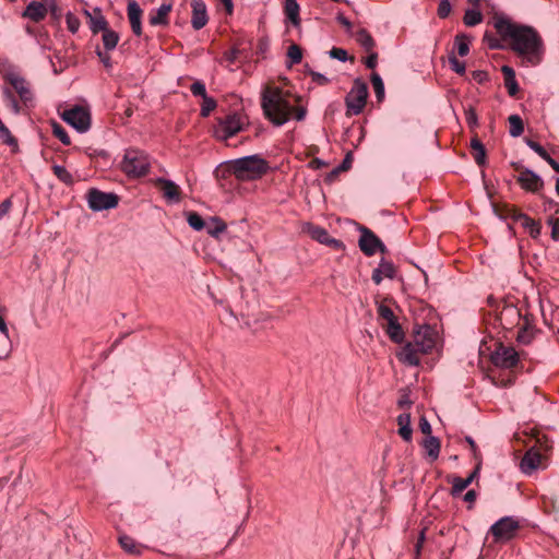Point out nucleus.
Instances as JSON below:
<instances>
[{
    "label": "nucleus",
    "mask_w": 559,
    "mask_h": 559,
    "mask_svg": "<svg viewBox=\"0 0 559 559\" xmlns=\"http://www.w3.org/2000/svg\"><path fill=\"white\" fill-rule=\"evenodd\" d=\"M11 207H12V202L10 199H5L4 201H2L0 203V219L9 213Z\"/></svg>",
    "instance_id": "64"
},
{
    "label": "nucleus",
    "mask_w": 559,
    "mask_h": 559,
    "mask_svg": "<svg viewBox=\"0 0 559 559\" xmlns=\"http://www.w3.org/2000/svg\"><path fill=\"white\" fill-rule=\"evenodd\" d=\"M359 231L358 246L367 257H372L377 251L382 253L386 251L384 243L372 230L365 226H359Z\"/></svg>",
    "instance_id": "11"
},
{
    "label": "nucleus",
    "mask_w": 559,
    "mask_h": 559,
    "mask_svg": "<svg viewBox=\"0 0 559 559\" xmlns=\"http://www.w3.org/2000/svg\"><path fill=\"white\" fill-rule=\"evenodd\" d=\"M356 40L367 50L370 51L374 47V40L365 28L359 29L356 33Z\"/></svg>",
    "instance_id": "40"
},
{
    "label": "nucleus",
    "mask_w": 559,
    "mask_h": 559,
    "mask_svg": "<svg viewBox=\"0 0 559 559\" xmlns=\"http://www.w3.org/2000/svg\"><path fill=\"white\" fill-rule=\"evenodd\" d=\"M508 121L510 124L509 133L511 136L518 138L524 132V123L519 115H511L508 118Z\"/></svg>",
    "instance_id": "38"
},
{
    "label": "nucleus",
    "mask_w": 559,
    "mask_h": 559,
    "mask_svg": "<svg viewBox=\"0 0 559 559\" xmlns=\"http://www.w3.org/2000/svg\"><path fill=\"white\" fill-rule=\"evenodd\" d=\"M306 231L310 235L312 239L317 240L320 243L328 245L334 249H342L344 247L341 240L332 238L329 231L321 226L307 224Z\"/></svg>",
    "instance_id": "15"
},
{
    "label": "nucleus",
    "mask_w": 559,
    "mask_h": 559,
    "mask_svg": "<svg viewBox=\"0 0 559 559\" xmlns=\"http://www.w3.org/2000/svg\"><path fill=\"white\" fill-rule=\"evenodd\" d=\"M420 350L414 342L405 344L399 354V359L408 366H418L420 364Z\"/></svg>",
    "instance_id": "21"
},
{
    "label": "nucleus",
    "mask_w": 559,
    "mask_h": 559,
    "mask_svg": "<svg viewBox=\"0 0 559 559\" xmlns=\"http://www.w3.org/2000/svg\"><path fill=\"white\" fill-rule=\"evenodd\" d=\"M518 182L522 189L530 192H537L544 186L543 179L536 173L527 168L521 170L518 176Z\"/></svg>",
    "instance_id": "16"
},
{
    "label": "nucleus",
    "mask_w": 559,
    "mask_h": 559,
    "mask_svg": "<svg viewBox=\"0 0 559 559\" xmlns=\"http://www.w3.org/2000/svg\"><path fill=\"white\" fill-rule=\"evenodd\" d=\"M395 276V266L392 262L386 261L385 259H381L378 267L372 271L371 278L376 285L381 284L383 277H388L390 280Z\"/></svg>",
    "instance_id": "19"
},
{
    "label": "nucleus",
    "mask_w": 559,
    "mask_h": 559,
    "mask_svg": "<svg viewBox=\"0 0 559 559\" xmlns=\"http://www.w3.org/2000/svg\"><path fill=\"white\" fill-rule=\"evenodd\" d=\"M0 140L9 146H17V140L12 135L9 128L0 119Z\"/></svg>",
    "instance_id": "42"
},
{
    "label": "nucleus",
    "mask_w": 559,
    "mask_h": 559,
    "mask_svg": "<svg viewBox=\"0 0 559 559\" xmlns=\"http://www.w3.org/2000/svg\"><path fill=\"white\" fill-rule=\"evenodd\" d=\"M451 12L450 0H440L438 5V15L441 19H445L449 16Z\"/></svg>",
    "instance_id": "57"
},
{
    "label": "nucleus",
    "mask_w": 559,
    "mask_h": 559,
    "mask_svg": "<svg viewBox=\"0 0 559 559\" xmlns=\"http://www.w3.org/2000/svg\"><path fill=\"white\" fill-rule=\"evenodd\" d=\"M371 83H372V86H373V90H374V93H376V97L379 102H381L384 97V84H383V81L381 79V76L377 73V72H373L371 74Z\"/></svg>",
    "instance_id": "43"
},
{
    "label": "nucleus",
    "mask_w": 559,
    "mask_h": 559,
    "mask_svg": "<svg viewBox=\"0 0 559 559\" xmlns=\"http://www.w3.org/2000/svg\"><path fill=\"white\" fill-rule=\"evenodd\" d=\"M62 119L81 133L86 132L91 127L90 111L81 106L64 110Z\"/></svg>",
    "instance_id": "12"
},
{
    "label": "nucleus",
    "mask_w": 559,
    "mask_h": 559,
    "mask_svg": "<svg viewBox=\"0 0 559 559\" xmlns=\"http://www.w3.org/2000/svg\"><path fill=\"white\" fill-rule=\"evenodd\" d=\"M121 548L130 555H141L144 547L136 543L132 537L123 535L119 537Z\"/></svg>",
    "instance_id": "30"
},
{
    "label": "nucleus",
    "mask_w": 559,
    "mask_h": 559,
    "mask_svg": "<svg viewBox=\"0 0 559 559\" xmlns=\"http://www.w3.org/2000/svg\"><path fill=\"white\" fill-rule=\"evenodd\" d=\"M66 22H67L68 29L72 34H75L79 31L80 25H81L80 20L74 14H72L71 12L67 13Z\"/></svg>",
    "instance_id": "53"
},
{
    "label": "nucleus",
    "mask_w": 559,
    "mask_h": 559,
    "mask_svg": "<svg viewBox=\"0 0 559 559\" xmlns=\"http://www.w3.org/2000/svg\"><path fill=\"white\" fill-rule=\"evenodd\" d=\"M467 484L466 481L464 480V478H461L459 476H455L453 477L452 479V489H451V495L452 496H459L463 490H465L467 488Z\"/></svg>",
    "instance_id": "51"
},
{
    "label": "nucleus",
    "mask_w": 559,
    "mask_h": 559,
    "mask_svg": "<svg viewBox=\"0 0 559 559\" xmlns=\"http://www.w3.org/2000/svg\"><path fill=\"white\" fill-rule=\"evenodd\" d=\"M155 186L159 187L163 197L168 201L173 203H179L181 200L180 195V188L177 183L174 181L159 177L156 178L154 181Z\"/></svg>",
    "instance_id": "17"
},
{
    "label": "nucleus",
    "mask_w": 559,
    "mask_h": 559,
    "mask_svg": "<svg viewBox=\"0 0 559 559\" xmlns=\"http://www.w3.org/2000/svg\"><path fill=\"white\" fill-rule=\"evenodd\" d=\"M519 530V520L513 516H503L490 526L489 533L496 543H507L516 536Z\"/></svg>",
    "instance_id": "8"
},
{
    "label": "nucleus",
    "mask_w": 559,
    "mask_h": 559,
    "mask_svg": "<svg viewBox=\"0 0 559 559\" xmlns=\"http://www.w3.org/2000/svg\"><path fill=\"white\" fill-rule=\"evenodd\" d=\"M4 94L5 96L8 97V99L10 100V106L12 108V110L15 112V114H19L21 111V107H20V104L19 102L15 99V97L13 96L12 92L10 90H5L4 91Z\"/></svg>",
    "instance_id": "61"
},
{
    "label": "nucleus",
    "mask_w": 559,
    "mask_h": 559,
    "mask_svg": "<svg viewBox=\"0 0 559 559\" xmlns=\"http://www.w3.org/2000/svg\"><path fill=\"white\" fill-rule=\"evenodd\" d=\"M423 447L430 459V461H436L439 457L440 453V441L437 437L429 436L423 442Z\"/></svg>",
    "instance_id": "29"
},
{
    "label": "nucleus",
    "mask_w": 559,
    "mask_h": 559,
    "mask_svg": "<svg viewBox=\"0 0 559 559\" xmlns=\"http://www.w3.org/2000/svg\"><path fill=\"white\" fill-rule=\"evenodd\" d=\"M230 169L240 180H254L261 178L269 170L267 162L259 155H249L235 159Z\"/></svg>",
    "instance_id": "3"
},
{
    "label": "nucleus",
    "mask_w": 559,
    "mask_h": 559,
    "mask_svg": "<svg viewBox=\"0 0 559 559\" xmlns=\"http://www.w3.org/2000/svg\"><path fill=\"white\" fill-rule=\"evenodd\" d=\"M501 72L504 78V86L510 96H515L519 92V84L515 80V71L509 66H502Z\"/></svg>",
    "instance_id": "26"
},
{
    "label": "nucleus",
    "mask_w": 559,
    "mask_h": 559,
    "mask_svg": "<svg viewBox=\"0 0 559 559\" xmlns=\"http://www.w3.org/2000/svg\"><path fill=\"white\" fill-rule=\"evenodd\" d=\"M191 25L195 31L203 28L209 22L206 4L203 0H191Z\"/></svg>",
    "instance_id": "18"
},
{
    "label": "nucleus",
    "mask_w": 559,
    "mask_h": 559,
    "mask_svg": "<svg viewBox=\"0 0 559 559\" xmlns=\"http://www.w3.org/2000/svg\"><path fill=\"white\" fill-rule=\"evenodd\" d=\"M201 116L207 117L216 108V100L209 95L202 98Z\"/></svg>",
    "instance_id": "50"
},
{
    "label": "nucleus",
    "mask_w": 559,
    "mask_h": 559,
    "mask_svg": "<svg viewBox=\"0 0 559 559\" xmlns=\"http://www.w3.org/2000/svg\"><path fill=\"white\" fill-rule=\"evenodd\" d=\"M118 203L119 197L114 192H103L95 188L87 192L88 207L95 212L115 209Z\"/></svg>",
    "instance_id": "9"
},
{
    "label": "nucleus",
    "mask_w": 559,
    "mask_h": 559,
    "mask_svg": "<svg viewBox=\"0 0 559 559\" xmlns=\"http://www.w3.org/2000/svg\"><path fill=\"white\" fill-rule=\"evenodd\" d=\"M142 9L135 0H129L128 2V17L134 35L140 36L142 34L141 26Z\"/></svg>",
    "instance_id": "22"
},
{
    "label": "nucleus",
    "mask_w": 559,
    "mask_h": 559,
    "mask_svg": "<svg viewBox=\"0 0 559 559\" xmlns=\"http://www.w3.org/2000/svg\"><path fill=\"white\" fill-rule=\"evenodd\" d=\"M287 56L290 59L292 64L299 63L302 59L301 48L296 44L290 45L287 50Z\"/></svg>",
    "instance_id": "49"
},
{
    "label": "nucleus",
    "mask_w": 559,
    "mask_h": 559,
    "mask_svg": "<svg viewBox=\"0 0 559 559\" xmlns=\"http://www.w3.org/2000/svg\"><path fill=\"white\" fill-rule=\"evenodd\" d=\"M383 328L392 342L400 344L404 341V332L397 319L388 322Z\"/></svg>",
    "instance_id": "28"
},
{
    "label": "nucleus",
    "mask_w": 559,
    "mask_h": 559,
    "mask_svg": "<svg viewBox=\"0 0 559 559\" xmlns=\"http://www.w3.org/2000/svg\"><path fill=\"white\" fill-rule=\"evenodd\" d=\"M377 313H378L379 318L386 321V323L396 319L393 310L384 304H380L378 306Z\"/></svg>",
    "instance_id": "47"
},
{
    "label": "nucleus",
    "mask_w": 559,
    "mask_h": 559,
    "mask_svg": "<svg viewBox=\"0 0 559 559\" xmlns=\"http://www.w3.org/2000/svg\"><path fill=\"white\" fill-rule=\"evenodd\" d=\"M53 135L64 145H69L71 143L70 136L62 126L59 123H53L52 126Z\"/></svg>",
    "instance_id": "48"
},
{
    "label": "nucleus",
    "mask_w": 559,
    "mask_h": 559,
    "mask_svg": "<svg viewBox=\"0 0 559 559\" xmlns=\"http://www.w3.org/2000/svg\"><path fill=\"white\" fill-rule=\"evenodd\" d=\"M96 53L105 68H111V57L109 56L107 50L103 51L100 48H97Z\"/></svg>",
    "instance_id": "59"
},
{
    "label": "nucleus",
    "mask_w": 559,
    "mask_h": 559,
    "mask_svg": "<svg viewBox=\"0 0 559 559\" xmlns=\"http://www.w3.org/2000/svg\"><path fill=\"white\" fill-rule=\"evenodd\" d=\"M187 222L191 228L198 231L202 230L205 227L203 218L197 212H189L187 216Z\"/></svg>",
    "instance_id": "44"
},
{
    "label": "nucleus",
    "mask_w": 559,
    "mask_h": 559,
    "mask_svg": "<svg viewBox=\"0 0 559 559\" xmlns=\"http://www.w3.org/2000/svg\"><path fill=\"white\" fill-rule=\"evenodd\" d=\"M190 91L194 96L205 97L207 96L206 88L203 82L195 81L191 86Z\"/></svg>",
    "instance_id": "55"
},
{
    "label": "nucleus",
    "mask_w": 559,
    "mask_h": 559,
    "mask_svg": "<svg viewBox=\"0 0 559 559\" xmlns=\"http://www.w3.org/2000/svg\"><path fill=\"white\" fill-rule=\"evenodd\" d=\"M245 124V117L238 112H234L217 119L213 134L219 141H227L229 138L240 132Z\"/></svg>",
    "instance_id": "7"
},
{
    "label": "nucleus",
    "mask_w": 559,
    "mask_h": 559,
    "mask_svg": "<svg viewBox=\"0 0 559 559\" xmlns=\"http://www.w3.org/2000/svg\"><path fill=\"white\" fill-rule=\"evenodd\" d=\"M548 224L551 225V238L554 240H559V217H550L548 219Z\"/></svg>",
    "instance_id": "60"
},
{
    "label": "nucleus",
    "mask_w": 559,
    "mask_h": 559,
    "mask_svg": "<svg viewBox=\"0 0 559 559\" xmlns=\"http://www.w3.org/2000/svg\"><path fill=\"white\" fill-rule=\"evenodd\" d=\"M289 94L280 87L267 86L261 98V107L264 116L275 126L286 123L294 112V107L288 100Z\"/></svg>",
    "instance_id": "2"
},
{
    "label": "nucleus",
    "mask_w": 559,
    "mask_h": 559,
    "mask_svg": "<svg viewBox=\"0 0 559 559\" xmlns=\"http://www.w3.org/2000/svg\"><path fill=\"white\" fill-rule=\"evenodd\" d=\"M102 40L105 50L110 51L117 47L119 35L117 32L109 28L103 33Z\"/></svg>",
    "instance_id": "39"
},
{
    "label": "nucleus",
    "mask_w": 559,
    "mask_h": 559,
    "mask_svg": "<svg viewBox=\"0 0 559 559\" xmlns=\"http://www.w3.org/2000/svg\"><path fill=\"white\" fill-rule=\"evenodd\" d=\"M491 361L496 367L510 369L518 365V352L511 346L499 344L491 354Z\"/></svg>",
    "instance_id": "13"
},
{
    "label": "nucleus",
    "mask_w": 559,
    "mask_h": 559,
    "mask_svg": "<svg viewBox=\"0 0 559 559\" xmlns=\"http://www.w3.org/2000/svg\"><path fill=\"white\" fill-rule=\"evenodd\" d=\"M397 425L400 426L399 433L405 441H411L412 439V427H411V416L409 414H401L397 417Z\"/></svg>",
    "instance_id": "31"
},
{
    "label": "nucleus",
    "mask_w": 559,
    "mask_h": 559,
    "mask_svg": "<svg viewBox=\"0 0 559 559\" xmlns=\"http://www.w3.org/2000/svg\"><path fill=\"white\" fill-rule=\"evenodd\" d=\"M465 119L466 123L472 128L478 124L477 114L473 107H468L467 109H465Z\"/></svg>",
    "instance_id": "56"
},
{
    "label": "nucleus",
    "mask_w": 559,
    "mask_h": 559,
    "mask_svg": "<svg viewBox=\"0 0 559 559\" xmlns=\"http://www.w3.org/2000/svg\"><path fill=\"white\" fill-rule=\"evenodd\" d=\"M471 147L474 151V159L478 166L486 164V148L478 138L471 140Z\"/></svg>",
    "instance_id": "33"
},
{
    "label": "nucleus",
    "mask_w": 559,
    "mask_h": 559,
    "mask_svg": "<svg viewBox=\"0 0 559 559\" xmlns=\"http://www.w3.org/2000/svg\"><path fill=\"white\" fill-rule=\"evenodd\" d=\"M544 456L536 448L528 449L523 455L520 468L525 475H532L538 468H545Z\"/></svg>",
    "instance_id": "14"
},
{
    "label": "nucleus",
    "mask_w": 559,
    "mask_h": 559,
    "mask_svg": "<svg viewBox=\"0 0 559 559\" xmlns=\"http://www.w3.org/2000/svg\"><path fill=\"white\" fill-rule=\"evenodd\" d=\"M492 25L508 47L522 58L523 63L537 66L543 58V39L535 28L512 22L503 14H495Z\"/></svg>",
    "instance_id": "1"
},
{
    "label": "nucleus",
    "mask_w": 559,
    "mask_h": 559,
    "mask_svg": "<svg viewBox=\"0 0 559 559\" xmlns=\"http://www.w3.org/2000/svg\"><path fill=\"white\" fill-rule=\"evenodd\" d=\"M526 145L533 150L536 154H538L544 160H546L550 155L547 151L536 141L531 139H525Z\"/></svg>",
    "instance_id": "52"
},
{
    "label": "nucleus",
    "mask_w": 559,
    "mask_h": 559,
    "mask_svg": "<svg viewBox=\"0 0 559 559\" xmlns=\"http://www.w3.org/2000/svg\"><path fill=\"white\" fill-rule=\"evenodd\" d=\"M85 13L90 17V28L94 34L109 29L108 22L98 8L94 9L93 14L87 11Z\"/></svg>",
    "instance_id": "24"
},
{
    "label": "nucleus",
    "mask_w": 559,
    "mask_h": 559,
    "mask_svg": "<svg viewBox=\"0 0 559 559\" xmlns=\"http://www.w3.org/2000/svg\"><path fill=\"white\" fill-rule=\"evenodd\" d=\"M52 171L55 176L63 183L70 186L73 183V177L70 171L67 170L66 167L61 165H53Z\"/></svg>",
    "instance_id": "41"
},
{
    "label": "nucleus",
    "mask_w": 559,
    "mask_h": 559,
    "mask_svg": "<svg viewBox=\"0 0 559 559\" xmlns=\"http://www.w3.org/2000/svg\"><path fill=\"white\" fill-rule=\"evenodd\" d=\"M47 13H50L53 21L59 22L62 16V9L56 0H46Z\"/></svg>",
    "instance_id": "45"
},
{
    "label": "nucleus",
    "mask_w": 559,
    "mask_h": 559,
    "mask_svg": "<svg viewBox=\"0 0 559 559\" xmlns=\"http://www.w3.org/2000/svg\"><path fill=\"white\" fill-rule=\"evenodd\" d=\"M11 349V340L9 329L4 319L0 316V360L9 356Z\"/></svg>",
    "instance_id": "25"
},
{
    "label": "nucleus",
    "mask_w": 559,
    "mask_h": 559,
    "mask_svg": "<svg viewBox=\"0 0 559 559\" xmlns=\"http://www.w3.org/2000/svg\"><path fill=\"white\" fill-rule=\"evenodd\" d=\"M449 62L451 66V69L457 73L463 75L465 73V63L463 61H460L454 55H451L449 57Z\"/></svg>",
    "instance_id": "54"
},
{
    "label": "nucleus",
    "mask_w": 559,
    "mask_h": 559,
    "mask_svg": "<svg viewBox=\"0 0 559 559\" xmlns=\"http://www.w3.org/2000/svg\"><path fill=\"white\" fill-rule=\"evenodd\" d=\"M330 56L331 58L337 59L340 61H346L348 58V53L345 49L336 47L330 50Z\"/></svg>",
    "instance_id": "58"
},
{
    "label": "nucleus",
    "mask_w": 559,
    "mask_h": 559,
    "mask_svg": "<svg viewBox=\"0 0 559 559\" xmlns=\"http://www.w3.org/2000/svg\"><path fill=\"white\" fill-rule=\"evenodd\" d=\"M463 22L466 26H476L483 22V14L479 9H467L463 16Z\"/></svg>",
    "instance_id": "37"
},
{
    "label": "nucleus",
    "mask_w": 559,
    "mask_h": 559,
    "mask_svg": "<svg viewBox=\"0 0 559 559\" xmlns=\"http://www.w3.org/2000/svg\"><path fill=\"white\" fill-rule=\"evenodd\" d=\"M419 429L420 431L426 435L427 437L431 436V425L430 423L428 421V419L426 417H420L419 419Z\"/></svg>",
    "instance_id": "62"
},
{
    "label": "nucleus",
    "mask_w": 559,
    "mask_h": 559,
    "mask_svg": "<svg viewBox=\"0 0 559 559\" xmlns=\"http://www.w3.org/2000/svg\"><path fill=\"white\" fill-rule=\"evenodd\" d=\"M150 166L148 155L136 148L127 150L121 162L122 171L132 178L145 176L150 170Z\"/></svg>",
    "instance_id": "5"
},
{
    "label": "nucleus",
    "mask_w": 559,
    "mask_h": 559,
    "mask_svg": "<svg viewBox=\"0 0 559 559\" xmlns=\"http://www.w3.org/2000/svg\"><path fill=\"white\" fill-rule=\"evenodd\" d=\"M206 233L214 237L218 238L222 233H224L227 228V225L218 217H213L211 223L206 226Z\"/></svg>",
    "instance_id": "36"
},
{
    "label": "nucleus",
    "mask_w": 559,
    "mask_h": 559,
    "mask_svg": "<svg viewBox=\"0 0 559 559\" xmlns=\"http://www.w3.org/2000/svg\"><path fill=\"white\" fill-rule=\"evenodd\" d=\"M171 10V5L170 4H162L155 14H152L150 16V24L151 25H165L167 24V15L168 13L170 12Z\"/></svg>",
    "instance_id": "35"
},
{
    "label": "nucleus",
    "mask_w": 559,
    "mask_h": 559,
    "mask_svg": "<svg viewBox=\"0 0 559 559\" xmlns=\"http://www.w3.org/2000/svg\"><path fill=\"white\" fill-rule=\"evenodd\" d=\"M0 73L2 79L14 88L24 105L27 106L33 102V92L29 83L21 74L16 66L10 61H3L0 63Z\"/></svg>",
    "instance_id": "4"
},
{
    "label": "nucleus",
    "mask_w": 559,
    "mask_h": 559,
    "mask_svg": "<svg viewBox=\"0 0 559 559\" xmlns=\"http://www.w3.org/2000/svg\"><path fill=\"white\" fill-rule=\"evenodd\" d=\"M299 11L300 8L299 4L297 3V0H285V15L295 27L300 26Z\"/></svg>",
    "instance_id": "27"
},
{
    "label": "nucleus",
    "mask_w": 559,
    "mask_h": 559,
    "mask_svg": "<svg viewBox=\"0 0 559 559\" xmlns=\"http://www.w3.org/2000/svg\"><path fill=\"white\" fill-rule=\"evenodd\" d=\"M484 41L487 44V46L490 49H504L506 48V45L503 44L506 40L502 39L501 36H500V38H497L492 34H489L488 32L485 33V35H484Z\"/></svg>",
    "instance_id": "46"
},
{
    "label": "nucleus",
    "mask_w": 559,
    "mask_h": 559,
    "mask_svg": "<svg viewBox=\"0 0 559 559\" xmlns=\"http://www.w3.org/2000/svg\"><path fill=\"white\" fill-rule=\"evenodd\" d=\"M47 14L46 0L44 2L32 1L27 4L23 12V16L31 19L34 22H40Z\"/></svg>",
    "instance_id": "23"
},
{
    "label": "nucleus",
    "mask_w": 559,
    "mask_h": 559,
    "mask_svg": "<svg viewBox=\"0 0 559 559\" xmlns=\"http://www.w3.org/2000/svg\"><path fill=\"white\" fill-rule=\"evenodd\" d=\"M473 80L481 84L488 81V73L483 70H476L472 72Z\"/></svg>",
    "instance_id": "63"
},
{
    "label": "nucleus",
    "mask_w": 559,
    "mask_h": 559,
    "mask_svg": "<svg viewBox=\"0 0 559 559\" xmlns=\"http://www.w3.org/2000/svg\"><path fill=\"white\" fill-rule=\"evenodd\" d=\"M438 337V332L435 328L424 324L414 330L413 342L421 354H428L436 347Z\"/></svg>",
    "instance_id": "10"
},
{
    "label": "nucleus",
    "mask_w": 559,
    "mask_h": 559,
    "mask_svg": "<svg viewBox=\"0 0 559 559\" xmlns=\"http://www.w3.org/2000/svg\"><path fill=\"white\" fill-rule=\"evenodd\" d=\"M520 318L519 309L512 305L503 306L498 317L500 324L504 329H512L520 321Z\"/></svg>",
    "instance_id": "20"
},
{
    "label": "nucleus",
    "mask_w": 559,
    "mask_h": 559,
    "mask_svg": "<svg viewBox=\"0 0 559 559\" xmlns=\"http://www.w3.org/2000/svg\"><path fill=\"white\" fill-rule=\"evenodd\" d=\"M368 98V85L357 78L354 80L350 91L345 97L346 116H357L362 112Z\"/></svg>",
    "instance_id": "6"
},
{
    "label": "nucleus",
    "mask_w": 559,
    "mask_h": 559,
    "mask_svg": "<svg viewBox=\"0 0 559 559\" xmlns=\"http://www.w3.org/2000/svg\"><path fill=\"white\" fill-rule=\"evenodd\" d=\"M518 218L522 219V226L528 230L533 238H537L540 235L542 226L538 222L531 218L526 214H521L518 216Z\"/></svg>",
    "instance_id": "34"
},
{
    "label": "nucleus",
    "mask_w": 559,
    "mask_h": 559,
    "mask_svg": "<svg viewBox=\"0 0 559 559\" xmlns=\"http://www.w3.org/2000/svg\"><path fill=\"white\" fill-rule=\"evenodd\" d=\"M472 37L467 34H457L454 38V47L457 51V55L461 57H465L469 52V44Z\"/></svg>",
    "instance_id": "32"
}]
</instances>
